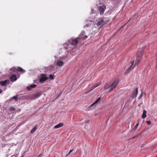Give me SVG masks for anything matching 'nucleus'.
Instances as JSON below:
<instances>
[{
	"label": "nucleus",
	"instance_id": "1",
	"mask_svg": "<svg viewBox=\"0 0 157 157\" xmlns=\"http://www.w3.org/2000/svg\"><path fill=\"white\" fill-rule=\"evenodd\" d=\"M85 34V32L83 31L79 35V36L78 37L75 39L71 38L67 40L63 44L64 47L66 48L65 49L69 51L73 49L78 44L79 39H84V35Z\"/></svg>",
	"mask_w": 157,
	"mask_h": 157
},
{
	"label": "nucleus",
	"instance_id": "2",
	"mask_svg": "<svg viewBox=\"0 0 157 157\" xmlns=\"http://www.w3.org/2000/svg\"><path fill=\"white\" fill-rule=\"evenodd\" d=\"M105 18L103 17L97 23L98 26L100 28H101L103 25L109 21V20L106 21V20H105Z\"/></svg>",
	"mask_w": 157,
	"mask_h": 157
},
{
	"label": "nucleus",
	"instance_id": "3",
	"mask_svg": "<svg viewBox=\"0 0 157 157\" xmlns=\"http://www.w3.org/2000/svg\"><path fill=\"white\" fill-rule=\"evenodd\" d=\"M49 78L46 76L45 74H42L39 77V82H44V81L48 79Z\"/></svg>",
	"mask_w": 157,
	"mask_h": 157
},
{
	"label": "nucleus",
	"instance_id": "4",
	"mask_svg": "<svg viewBox=\"0 0 157 157\" xmlns=\"http://www.w3.org/2000/svg\"><path fill=\"white\" fill-rule=\"evenodd\" d=\"M42 95L41 91L36 92L30 96V98L32 99H34L39 97Z\"/></svg>",
	"mask_w": 157,
	"mask_h": 157
},
{
	"label": "nucleus",
	"instance_id": "5",
	"mask_svg": "<svg viewBox=\"0 0 157 157\" xmlns=\"http://www.w3.org/2000/svg\"><path fill=\"white\" fill-rule=\"evenodd\" d=\"M17 68H16L15 67H13L10 69V71H12L13 70V72L15 73L17 71H19L20 72H21L22 73H24L25 71V70L23 69L21 67H17Z\"/></svg>",
	"mask_w": 157,
	"mask_h": 157
},
{
	"label": "nucleus",
	"instance_id": "6",
	"mask_svg": "<svg viewBox=\"0 0 157 157\" xmlns=\"http://www.w3.org/2000/svg\"><path fill=\"white\" fill-rule=\"evenodd\" d=\"M113 81L112 83L110 84V86H111V87H113L115 88L116 86L119 83V81L118 78L114 79L112 80Z\"/></svg>",
	"mask_w": 157,
	"mask_h": 157
},
{
	"label": "nucleus",
	"instance_id": "7",
	"mask_svg": "<svg viewBox=\"0 0 157 157\" xmlns=\"http://www.w3.org/2000/svg\"><path fill=\"white\" fill-rule=\"evenodd\" d=\"M106 9V7L105 5H102L98 7V9L101 15L103 14Z\"/></svg>",
	"mask_w": 157,
	"mask_h": 157
},
{
	"label": "nucleus",
	"instance_id": "8",
	"mask_svg": "<svg viewBox=\"0 0 157 157\" xmlns=\"http://www.w3.org/2000/svg\"><path fill=\"white\" fill-rule=\"evenodd\" d=\"M145 48V47L143 48V49L141 48L139 49L137 51V53L136 54L137 56L139 58H140L142 56L143 51L144 49Z\"/></svg>",
	"mask_w": 157,
	"mask_h": 157
},
{
	"label": "nucleus",
	"instance_id": "9",
	"mask_svg": "<svg viewBox=\"0 0 157 157\" xmlns=\"http://www.w3.org/2000/svg\"><path fill=\"white\" fill-rule=\"evenodd\" d=\"M138 94V88H136L135 90L133 91L131 97L132 98H136Z\"/></svg>",
	"mask_w": 157,
	"mask_h": 157
},
{
	"label": "nucleus",
	"instance_id": "10",
	"mask_svg": "<svg viewBox=\"0 0 157 157\" xmlns=\"http://www.w3.org/2000/svg\"><path fill=\"white\" fill-rule=\"evenodd\" d=\"M10 81L9 79H6L4 81H2L0 82V84L3 86H6L7 84H9Z\"/></svg>",
	"mask_w": 157,
	"mask_h": 157
},
{
	"label": "nucleus",
	"instance_id": "11",
	"mask_svg": "<svg viewBox=\"0 0 157 157\" xmlns=\"http://www.w3.org/2000/svg\"><path fill=\"white\" fill-rule=\"evenodd\" d=\"M134 63V61L132 62V64L131 66L126 70L125 72H124V74L125 75H127L128 73L130 71H131L132 69H133L135 67V65H134V66L133 67H132L133 63Z\"/></svg>",
	"mask_w": 157,
	"mask_h": 157
},
{
	"label": "nucleus",
	"instance_id": "12",
	"mask_svg": "<svg viewBox=\"0 0 157 157\" xmlns=\"http://www.w3.org/2000/svg\"><path fill=\"white\" fill-rule=\"evenodd\" d=\"M10 79L12 82H13L17 79V77L16 75L12 74L10 77Z\"/></svg>",
	"mask_w": 157,
	"mask_h": 157
},
{
	"label": "nucleus",
	"instance_id": "13",
	"mask_svg": "<svg viewBox=\"0 0 157 157\" xmlns=\"http://www.w3.org/2000/svg\"><path fill=\"white\" fill-rule=\"evenodd\" d=\"M36 86L37 85L36 84L30 85L29 86H28L27 87V89L28 91H30L32 90V89L36 87Z\"/></svg>",
	"mask_w": 157,
	"mask_h": 157
},
{
	"label": "nucleus",
	"instance_id": "14",
	"mask_svg": "<svg viewBox=\"0 0 157 157\" xmlns=\"http://www.w3.org/2000/svg\"><path fill=\"white\" fill-rule=\"evenodd\" d=\"M63 125V124L62 123H60L59 124L56 125L54 126L55 128H57L62 127Z\"/></svg>",
	"mask_w": 157,
	"mask_h": 157
},
{
	"label": "nucleus",
	"instance_id": "15",
	"mask_svg": "<svg viewBox=\"0 0 157 157\" xmlns=\"http://www.w3.org/2000/svg\"><path fill=\"white\" fill-rule=\"evenodd\" d=\"M37 124L33 128L31 129V131H30V133H34L36 130L37 128Z\"/></svg>",
	"mask_w": 157,
	"mask_h": 157
},
{
	"label": "nucleus",
	"instance_id": "16",
	"mask_svg": "<svg viewBox=\"0 0 157 157\" xmlns=\"http://www.w3.org/2000/svg\"><path fill=\"white\" fill-rule=\"evenodd\" d=\"M146 113L147 111L146 110H144L143 112L142 115V118L143 119H144L146 117Z\"/></svg>",
	"mask_w": 157,
	"mask_h": 157
},
{
	"label": "nucleus",
	"instance_id": "17",
	"mask_svg": "<svg viewBox=\"0 0 157 157\" xmlns=\"http://www.w3.org/2000/svg\"><path fill=\"white\" fill-rule=\"evenodd\" d=\"M101 98V97H100L98 98L96 100L95 102H94L91 105V107H92L93 106L95 105V104L98 103H99L100 100Z\"/></svg>",
	"mask_w": 157,
	"mask_h": 157
},
{
	"label": "nucleus",
	"instance_id": "18",
	"mask_svg": "<svg viewBox=\"0 0 157 157\" xmlns=\"http://www.w3.org/2000/svg\"><path fill=\"white\" fill-rule=\"evenodd\" d=\"M63 62L59 61H58L57 63V65L58 66H59V67H61L63 65Z\"/></svg>",
	"mask_w": 157,
	"mask_h": 157
},
{
	"label": "nucleus",
	"instance_id": "19",
	"mask_svg": "<svg viewBox=\"0 0 157 157\" xmlns=\"http://www.w3.org/2000/svg\"><path fill=\"white\" fill-rule=\"evenodd\" d=\"M111 87V86H110V84L109 85L107 83H106L105 85V90H106L109 89L110 87Z\"/></svg>",
	"mask_w": 157,
	"mask_h": 157
},
{
	"label": "nucleus",
	"instance_id": "20",
	"mask_svg": "<svg viewBox=\"0 0 157 157\" xmlns=\"http://www.w3.org/2000/svg\"><path fill=\"white\" fill-rule=\"evenodd\" d=\"M139 125V122H138L135 126H134V128L130 131L131 132L133 130L135 131L137 128V127Z\"/></svg>",
	"mask_w": 157,
	"mask_h": 157
},
{
	"label": "nucleus",
	"instance_id": "21",
	"mask_svg": "<svg viewBox=\"0 0 157 157\" xmlns=\"http://www.w3.org/2000/svg\"><path fill=\"white\" fill-rule=\"evenodd\" d=\"M9 109L10 111L13 112V111H14L15 110V108L10 107H9Z\"/></svg>",
	"mask_w": 157,
	"mask_h": 157
},
{
	"label": "nucleus",
	"instance_id": "22",
	"mask_svg": "<svg viewBox=\"0 0 157 157\" xmlns=\"http://www.w3.org/2000/svg\"><path fill=\"white\" fill-rule=\"evenodd\" d=\"M48 70H52L53 68V66L52 65H50L47 68Z\"/></svg>",
	"mask_w": 157,
	"mask_h": 157
},
{
	"label": "nucleus",
	"instance_id": "23",
	"mask_svg": "<svg viewBox=\"0 0 157 157\" xmlns=\"http://www.w3.org/2000/svg\"><path fill=\"white\" fill-rule=\"evenodd\" d=\"M128 22L124 24L122 26L117 30V32H119L121 29H122L127 24Z\"/></svg>",
	"mask_w": 157,
	"mask_h": 157
},
{
	"label": "nucleus",
	"instance_id": "24",
	"mask_svg": "<svg viewBox=\"0 0 157 157\" xmlns=\"http://www.w3.org/2000/svg\"><path fill=\"white\" fill-rule=\"evenodd\" d=\"M49 77L51 80H53L55 78V76L54 75H50L49 76Z\"/></svg>",
	"mask_w": 157,
	"mask_h": 157
},
{
	"label": "nucleus",
	"instance_id": "25",
	"mask_svg": "<svg viewBox=\"0 0 157 157\" xmlns=\"http://www.w3.org/2000/svg\"><path fill=\"white\" fill-rule=\"evenodd\" d=\"M18 97V95H17L13 97V99L15 100L16 101L17 100V98Z\"/></svg>",
	"mask_w": 157,
	"mask_h": 157
},
{
	"label": "nucleus",
	"instance_id": "26",
	"mask_svg": "<svg viewBox=\"0 0 157 157\" xmlns=\"http://www.w3.org/2000/svg\"><path fill=\"white\" fill-rule=\"evenodd\" d=\"M95 13V10H94L93 9H91V12L90 13V14H94V13Z\"/></svg>",
	"mask_w": 157,
	"mask_h": 157
},
{
	"label": "nucleus",
	"instance_id": "27",
	"mask_svg": "<svg viewBox=\"0 0 157 157\" xmlns=\"http://www.w3.org/2000/svg\"><path fill=\"white\" fill-rule=\"evenodd\" d=\"M111 88L110 89V90L108 91V93H110L113 90L114 88L113 87H111Z\"/></svg>",
	"mask_w": 157,
	"mask_h": 157
},
{
	"label": "nucleus",
	"instance_id": "28",
	"mask_svg": "<svg viewBox=\"0 0 157 157\" xmlns=\"http://www.w3.org/2000/svg\"><path fill=\"white\" fill-rule=\"evenodd\" d=\"M142 94H143V92H142L140 96L138 98L139 99H140L142 97Z\"/></svg>",
	"mask_w": 157,
	"mask_h": 157
},
{
	"label": "nucleus",
	"instance_id": "29",
	"mask_svg": "<svg viewBox=\"0 0 157 157\" xmlns=\"http://www.w3.org/2000/svg\"><path fill=\"white\" fill-rule=\"evenodd\" d=\"M97 86H93L91 88V89L90 90V91H91L92 90H93L94 88H95Z\"/></svg>",
	"mask_w": 157,
	"mask_h": 157
},
{
	"label": "nucleus",
	"instance_id": "30",
	"mask_svg": "<svg viewBox=\"0 0 157 157\" xmlns=\"http://www.w3.org/2000/svg\"><path fill=\"white\" fill-rule=\"evenodd\" d=\"M146 123L147 124H151V121H146Z\"/></svg>",
	"mask_w": 157,
	"mask_h": 157
},
{
	"label": "nucleus",
	"instance_id": "31",
	"mask_svg": "<svg viewBox=\"0 0 157 157\" xmlns=\"http://www.w3.org/2000/svg\"><path fill=\"white\" fill-rule=\"evenodd\" d=\"M149 129V128H147L146 129H144V130H143L142 132L143 133V132H144L145 131H146L148 130Z\"/></svg>",
	"mask_w": 157,
	"mask_h": 157
},
{
	"label": "nucleus",
	"instance_id": "32",
	"mask_svg": "<svg viewBox=\"0 0 157 157\" xmlns=\"http://www.w3.org/2000/svg\"><path fill=\"white\" fill-rule=\"evenodd\" d=\"M149 129V128H147L146 129H144V130H143L142 132L143 133V132H144L145 131H146L148 130Z\"/></svg>",
	"mask_w": 157,
	"mask_h": 157
},
{
	"label": "nucleus",
	"instance_id": "33",
	"mask_svg": "<svg viewBox=\"0 0 157 157\" xmlns=\"http://www.w3.org/2000/svg\"><path fill=\"white\" fill-rule=\"evenodd\" d=\"M61 95V93H60L59 94V95L58 96H57L56 98V99H57L58 98H59L60 96Z\"/></svg>",
	"mask_w": 157,
	"mask_h": 157
},
{
	"label": "nucleus",
	"instance_id": "34",
	"mask_svg": "<svg viewBox=\"0 0 157 157\" xmlns=\"http://www.w3.org/2000/svg\"><path fill=\"white\" fill-rule=\"evenodd\" d=\"M138 135H136V136H133V137H132L130 139H133L134 138H135Z\"/></svg>",
	"mask_w": 157,
	"mask_h": 157
},
{
	"label": "nucleus",
	"instance_id": "35",
	"mask_svg": "<svg viewBox=\"0 0 157 157\" xmlns=\"http://www.w3.org/2000/svg\"><path fill=\"white\" fill-rule=\"evenodd\" d=\"M89 26H90L89 24H86L85 25V26L87 27H89Z\"/></svg>",
	"mask_w": 157,
	"mask_h": 157
},
{
	"label": "nucleus",
	"instance_id": "36",
	"mask_svg": "<svg viewBox=\"0 0 157 157\" xmlns=\"http://www.w3.org/2000/svg\"><path fill=\"white\" fill-rule=\"evenodd\" d=\"M84 39H86L87 37V36H86V35H85V36L84 35Z\"/></svg>",
	"mask_w": 157,
	"mask_h": 157
},
{
	"label": "nucleus",
	"instance_id": "37",
	"mask_svg": "<svg viewBox=\"0 0 157 157\" xmlns=\"http://www.w3.org/2000/svg\"><path fill=\"white\" fill-rule=\"evenodd\" d=\"M2 90L0 88V94L2 93Z\"/></svg>",
	"mask_w": 157,
	"mask_h": 157
},
{
	"label": "nucleus",
	"instance_id": "38",
	"mask_svg": "<svg viewBox=\"0 0 157 157\" xmlns=\"http://www.w3.org/2000/svg\"><path fill=\"white\" fill-rule=\"evenodd\" d=\"M71 153H70V152H69L68 154L66 155V156L67 157V155H69Z\"/></svg>",
	"mask_w": 157,
	"mask_h": 157
},
{
	"label": "nucleus",
	"instance_id": "39",
	"mask_svg": "<svg viewBox=\"0 0 157 157\" xmlns=\"http://www.w3.org/2000/svg\"><path fill=\"white\" fill-rule=\"evenodd\" d=\"M73 150H70L69 152H70V153H71L72 151H73Z\"/></svg>",
	"mask_w": 157,
	"mask_h": 157
},
{
	"label": "nucleus",
	"instance_id": "40",
	"mask_svg": "<svg viewBox=\"0 0 157 157\" xmlns=\"http://www.w3.org/2000/svg\"><path fill=\"white\" fill-rule=\"evenodd\" d=\"M143 133V132H141L138 135H137L138 136V135H141L142 133Z\"/></svg>",
	"mask_w": 157,
	"mask_h": 157
},
{
	"label": "nucleus",
	"instance_id": "41",
	"mask_svg": "<svg viewBox=\"0 0 157 157\" xmlns=\"http://www.w3.org/2000/svg\"><path fill=\"white\" fill-rule=\"evenodd\" d=\"M135 102H136V101H134V103H133L134 104V103H135Z\"/></svg>",
	"mask_w": 157,
	"mask_h": 157
},
{
	"label": "nucleus",
	"instance_id": "42",
	"mask_svg": "<svg viewBox=\"0 0 157 157\" xmlns=\"http://www.w3.org/2000/svg\"><path fill=\"white\" fill-rule=\"evenodd\" d=\"M23 156H23V155H22V156H21V157H23Z\"/></svg>",
	"mask_w": 157,
	"mask_h": 157
},
{
	"label": "nucleus",
	"instance_id": "43",
	"mask_svg": "<svg viewBox=\"0 0 157 157\" xmlns=\"http://www.w3.org/2000/svg\"><path fill=\"white\" fill-rule=\"evenodd\" d=\"M40 157V156H39V155H38V156H37V157Z\"/></svg>",
	"mask_w": 157,
	"mask_h": 157
},
{
	"label": "nucleus",
	"instance_id": "44",
	"mask_svg": "<svg viewBox=\"0 0 157 157\" xmlns=\"http://www.w3.org/2000/svg\"><path fill=\"white\" fill-rule=\"evenodd\" d=\"M40 157V156H39V155H38V156H37V157Z\"/></svg>",
	"mask_w": 157,
	"mask_h": 157
},
{
	"label": "nucleus",
	"instance_id": "45",
	"mask_svg": "<svg viewBox=\"0 0 157 157\" xmlns=\"http://www.w3.org/2000/svg\"><path fill=\"white\" fill-rule=\"evenodd\" d=\"M90 91H91L90 90V91H89V92H90Z\"/></svg>",
	"mask_w": 157,
	"mask_h": 157
},
{
	"label": "nucleus",
	"instance_id": "46",
	"mask_svg": "<svg viewBox=\"0 0 157 157\" xmlns=\"http://www.w3.org/2000/svg\"><path fill=\"white\" fill-rule=\"evenodd\" d=\"M90 91H91L90 90V91H89V92H90Z\"/></svg>",
	"mask_w": 157,
	"mask_h": 157
},
{
	"label": "nucleus",
	"instance_id": "47",
	"mask_svg": "<svg viewBox=\"0 0 157 157\" xmlns=\"http://www.w3.org/2000/svg\"><path fill=\"white\" fill-rule=\"evenodd\" d=\"M53 157H56V156H54Z\"/></svg>",
	"mask_w": 157,
	"mask_h": 157
}]
</instances>
